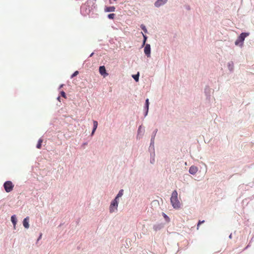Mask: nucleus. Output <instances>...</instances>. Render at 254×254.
<instances>
[{
    "label": "nucleus",
    "instance_id": "obj_1",
    "mask_svg": "<svg viewBox=\"0 0 254 254\" xmlns=\"http://www.w3.org/2000/svg\"><path fill=\"white\" fill-rule=\"evenodd\" d=\"M171 202L174 208H179L180 207V203L178 199V193L174 190L172 193Z\"/></svg>",
    "mask_w": 254,
    "mask_h": 254
},
{
    "label": "nucleus",
    "instance_id": "obj_2",
    "mask_svg": "<svg viewBox=\"0 0 254 254\" xmlns=\"http://www.w3.org/2000/svg\"><path fill=\"white\" fill-rule=\"evenodd\" d=\"M248 35L249 34L247 33H242L235 41V45H239L241 43V45L242 46L245 38L248 36Z\"/></svg>",
    "mask_w": 254,
    "mask_h": 254
},
{
    "label": "nucleus",
    "instance_id": "obj_3",
    "mask_svg": "<svg viewBox=\"0 0 254 254\" xmlns=\"http://www.w3.org/2000/svg\"><path fill=\"white\" fill-rule=\"evenodd\" d=\"M3 187L6 192H10L12 190L14 185L11 181H6L4 183Z\"/></svg>",
    "mask_w": 254,
    "mask_h": 254
},
{
    "label": "nucleus",
    "instance_id": "obj_4",
    "mask_svg": "<svg viewBox=\"0 0 254 254\" xmlns=\"http://www.w3.org/2000/svg\"><path fill=\"white\" fill-rule=\"evenodd\" d=\"M89 2L87 4L82 5L81 7V11L84 15L89 14L91 9L89 8Z\"/></svg>",
    "mask_w": 254,
    "mask_h": 254
},
{
    "label": "nucleus",
    "instance_id": "obj_5",
    "mask_svg": "<svg viewBox=\"0 0 254 254\" xmlns=\"http://www.w3.org/2000/svg\"><path fill=\"white\" fill-rule=\"evenodd\" d=\"M118 206V200L114 199L111 202L110 206V212H113L117 210Z\"/></svg>",
    "mask_w": 254,
    "mask_h": 254
},
{
    "label": "nucleus",
    "instance_id": "obj_6",
    "mask_svg": "<svg viewBox=\"0 0 254 254\" xmlns=\"http://www.w3.org/2000/svg\"><path fill=\"white\" fill-rule=\"evenodd\" d=\"M99 72L104 77H105L108 74V73L106 72V70L104 66H101L100 67Z\"/></svg>",
    "mask_w": 254,
    "mask_h": 254
},
{
    "label": "nucleus",
    "instance_id": "obj_7",
    "mask_svg": "<svg viewBox=\"0 0 254 254\" xmlns=\"http://www.w3.org/2000/svg\"><path fill=\"white\" fill-rule=\"evenodd\" d=\"M144 52L145 54L148 57L150 56V46L149 44H146L145 46Z\"/></svg>",
    "mask_w": 254,
    "mask_h": 254
},
{
    "label": "nucleus",
    "instance_id": "obj_8",
    "mask_svg": "<svg viewBox=\"0 0 254 254\" xmlns=\"http://www.w3.org/2000/svg\"><path fill=\"white\" fill-rule=\"evenodd\" d=\"M197 171V167L194 166H191L189 169V173L192 175H194Z\"/></svg>",
    "mask_w": 254,
    "mask_h": 254
},
{
    "label": "nucleus",
    "instance_id": "obj_9",
    "mask_svg": "<svg viewBox=\"0 0 254 254\" xmlns=\"http://www.w3.org/2000/svg\"><path fill=\"white\" fill-rule=\"evenodd\" d=\"M167 0H157L155 2V5L156 7H159L160 6L163 5L167 2Z\"/></svg>",
    "mask_w": 254,
    "mask_h": 254
},
{
    "label": "nucleus",
    "instance_id": "obj_10",
    "mask_svg": "<svg viewBox=\"0 0 254 254\" xmlns=\"http://www.w3.org/2000/svg\"><path fill=\"white\" fill-rule=\"evenodd\" d=\"M29 217H27L24 219L23 221V224L24 227L27 229H28L29 227Z\"/></svg>",
    "mask_w": 254,
    "mask_h": 254
},
{
    "label": "nucleus",
    "instance_id": "obj_11",
    "mask_svg": "<svg viewBox=\"0 0 254 254\" xmlns=\"http://www.w3.org/2000/svg\"><path fill=\"white\" fill-rule=\"evenodd\" d=\"M115 10V7L114 6H109L106 7L105 8V11L106 12H113Z\"/></svg>",
    "mask_w": 254,
    "mask_h": 254
},
{
    "label": "nucleus",
    "instance_id": "obj_12",
    "mask_svg": "<svg viewBox=\"0 0 254 254\" xmlns=\"http://www.w3.org/2000/svg\"><path fill=\"white\" fill-rule=\"evenodd\" d=\"M11 221L13 224L14 228L15 229V226L16 224V218L15 217V215H12L11 217Z\"/></svg>",
    "mask_w": 254,
    "mask_h": 254
},
{
    "label": "nucleus",
    "instance_id": "obj_13",
    "mask_svg": "<svg viewBox=\"0 0 254 254\" xmlns=\"http://www.w3.org/2000/svg\"><path fill=\"white\" fill-rule=\"evenodd\" d=\"M145 107L146 108V114H145V116H146L148 113V108H149V99H147L145 101Z\"/></svg>",
    "mask_w": 254,
    "mask_h": 254
},
{
    "label": "nucleus",
    "instance_id": "obj_14",
    "mask_svg": "<svg viewBox=\"0 0 254 254\" xmlns=\"http://www.w3.org/2000/svg\"><path fill=\"white\" fill-rule=\"evenodd\" d=\"M124 190H121L118 194H117V196L116 197L115 199L118 200L119 198L121 197L123 195Z\"/></svg>",
    "mask_w": 254,
    "mask_h": 254
},
{
    "label": "nucleus",
    "instance_id": "obj_15",
    "mask_svg": "<svg viewBox=\"0 0 254 254\" xmlns=\"http://www.w3.org/2000/svg\"><path fill=\"white\" fill-rule=\"evenodd\" d=\"M43 142V139L40 138L38 140V142L37 144V148L38 149H40L42 145V143Z\"/></svg>",
    "mask_w": 254,
    "mask_h": 254
},
{
    "label": "nucleus",
    "instance_id": "obj_16",
    "mask_svg": "<svg viewBox=\"0 0 254 254\" xmlns=\"http://www.w3.org/2000/svg\"><path fill=\"white\" fill-rule=\"evenodd\" d=\"M139 72H138L136 74L132 75V77L134 78V79L136 81H138V79H139Z\"/></svg>",
    "mask_w": 254,
    "mask_h": 254
},
{
    "label": "nucleus",
    "instance_id": "obj_17",
    "mask_svg": "<svg viewBox=\"0 0 254 254\" xmlns=\"http://www.w3.org/2000/svg\"><path fill=\"white\" fill-rule=\"evenodd\" d=\"M115 16V14L114 13H111V14H109L108 15V17L109 19H114V18Z\"/></svg>",
    "mask_w": 254,
    "mask_h": 254
},
{
    "label": "nucleus",
    "instance_id": "obj_18",
    "mask_svg": "<svg viewBox=\"0 0 254 254\" xmlns=\"http://www.w3.org/2000/svg\"><path fill=\"white\" fill-rule=\"evenodd\" d=\"M79 73V72L78 71H75L71 76V78H72L75 76L77 75Z\"/></svg>",
    "mask_w": 254,
    "mask_h": 254
},
{
    "label": "nucleus",
    "instance_id": "obj_19",
    "mask_svg": "<svg viewBox=\"0 0 254 254\" xmlns=\"http://www.w3.org/2000/svg\"><path fill=\"white\" fill-rule=\"evenodd\" d=\"M141 28L143 30V31L145 33L147 32V29L145 28V26L144 25H141Z\"/></svg>",
    "mask_w": 254,
    "mask_h": 254
},
{
    "label": "nucleus",
    "instance_id": "obj_20",
    "mask_svg": "<svg viewBox=\"0 0 254 254\" xmlns=\"http://www.w3.org/2000/svg\"><path fill=\"white\" fill-rule=\"evenodd\" d=\"M95 131V121L93 122V127L92 131V134Z\"/></svg>",
    "mask_w": 254,
    "mask_h": 254
},
{
    "label": "nucleus",
    "instance_id": "obj_21",
    "mask_svg": "<svg viewBox=\"0 0 254 254\" xmlns=\"http://www.w3.org/2000/svg\"><path fill=\"white\" fill-rule=\"evenodd\" d=\"M204 222V221L203 220V221H199L198 224H197V229H198V227L199 226V225L201 224V223H203Z\"/></svg>",
    "mask_w": 254,
    "mask_h": 254
},
{
    "label": "nucleus",
    "instance_id": "obj_22",
    "mask_svg": "<svg viewBox=\"0 0 254 254\" xmlns=\"http://www.w3.org/2000/svg\"><path fill=\"white\" fill-rule=\"evenodd\" d=\"M143 37H144V40H143V45H145V42H146V39H147V37L143 35Z\"/></svg>",
    "mask_w": 254,
    "mask_h": 254
},
{
    "label": "nucleus",
    "instance_id": "obj_23",
    "mask_svg": "<svg viewBox=\"0 0 254 254\" xmlns=\"http://www.w3.org/2000/svg\"><path fill=\"white\" fill-rule=\"evenodd\" d=\"M61 95H62L63 97L65 98V92H64V91H62V92H61Z\"/></svg>",
    "mask_w": 254,
    "mask_h": 254
},
{
    "label": "nucleus",
    "instance_id": "obj_24",
    "mask_svg": "<svg viewBox=\"0 0 254 254\" xmlns=\"http://www.w3.org/2000/svg\"><path fill=\"white\" fill-rule=\"evenodd\" d=\"M163 216L166 219L169 218L168 217L165 213H163Z\"/></svg>",
    "mask_w": 254,
    "mask_h": 254
},
{
    "label": "nucleus",
    "instance_id": "obj_25",
    "mask_svg": "<svg viewBox=\"0 0 254 254\" xmlns=\"http://www.w3.org/2000/svg\"><path fill=\"white\" fill-rule=\"evenodd\" d=\"M110 3H113V2H112V0H110Z\"/></svg>",
    "mask_w": 254,
    "mask_h": 254
},
{
    "label": "nucleus",
    "instance_id": "obj_26",
    "mask_svg": "<svg viewBox=\"0 0 254 254\" xmlns=\"http://www.w3.org/2000/svg\"><path fill=\"white\" fill-rule=\"evenodd\" d=\"M93 54H94V53H92L91 54L90 56H92L93 55Z\"/></svg>",
    "mask_w": 254,
    "mask_h": 254
},
{
    "label": "nucleus",
    "instance_id": "obj_27",
    "mask_svg": "<svg viewBox=\"0 0 254 254\" xmlns=\"http://www.w3.org/2000/svg\"><path fill=\"white\" fill-rule=\"evenodd\" d=\"M117 0H113V1H116Z\"/></svg>",
    "mask_w": 254,
    "mask_h": 254
},
{
    "label": "nucleus",
    "instance_id": "obj_28",
    "mask_svg": "<svg viewBox=\"0 0 254 254\" xmlns=\"http://www.w3.org/2000/svg\"><path fill=\"white\" fill-rule=\"evenodd\" d=\"M96 127H97V123H96Z\"/></svg>",
    "mask_w": 254,
    "mask_h": 254
}]
</instances>
